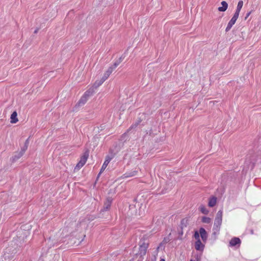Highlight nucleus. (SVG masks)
I'll return each instance as SVG.
<instances>
[{"mask_svg":"<svg viewBox=\"0 0 261 261\" xmlns=\"http://www.w3.org/2000/svg\"><path fill=\"white\" fill-rule=\"evenodd\" d=\"M222 215L223 212L222 210H220L218 212L216 215V217L215 219V222L214 225V232H218L219 231L220 227L222 221Z\"/></svg>","mask_w":261,"mask_h":261,"instance_id":"nucleus-1","label":"nucleus"},{"mask_svg":"<svg viewBox=\"0 0 261 261\" xmlns=\"http://www.w3.org/2000/svg\"><path fill=\"white\" fill-rule=\"evenodd\" d=\"M94 92L93 89H89L87 90L79 100L76 106L80 107L84 105L87 101L89 98L93 95Z\"/></svg>","mask_w":261,"mask_h":261,"instance_id":"nucleus-2","label":"nucleus"},{"mask_svg":"<svg viewBox=\"0 0 261 261\" xmlns=\"http://www.w3.org/2000/svg\"><path fill=\"white\" fill-rule=\"evenodd\" d=\"M88 156V152H85L84 153V154L81 156L80 161L77 164L76 166L74 168V170H79L80 169H81L86 163Z\"/></svg>","mask_w":261,"mask_h":261,"instance_id":"nucleus-3","label":"nucleus"},{"mask_svg":"<svg viewBox=\"0 0 261 261\" xmlns=\"http://www.w3.org/2000/svg\"><path fill=\"white\" fill-rule=\"evenodd\" d=\"M148 247V243L147 242H140L139 253L141 256L144 255L146 254Z\"/></svg>","mask_w":261,"mask_h":261,"instance_id":"nucleus-4","label":"nucleus"},{"mask_svg":"<svg viewBox=\"0 0 261 261\" xmlns=\"http://www.w3.org/2000/svg\"><path fill=\"white\" fill-rule=\"evenodd\" d=\"M111 160V158L110 156H107L106 157L105 161V162L101 167V168L100 169L99 174L102 173L106 169V168H107L108 165L109 164V163H110Z\"/></svg>","mask_w":261,"mask_h":261,"instance_id":"nucleus-5","label":"nucleus"},{"mask_svg":"<svg viewBox=\"0 0 261 261\" xmlns=\"http://www.w3.org/2000/svg\"><path fill=\"white\" fill-rule=\"evenodd\" d=\"M28 144H29V139H27L25 142V146L23 147V148L22 149V150L18 153V156H16V155L14 156V160L19 159L20 156H21L23 154L24 151H25V150L27 149V148L28 147Z\"/></svg>","mask_w":261,"mask_h":261,"instance_id":"nucleus-6","label":"nucleus"},{"mask_svg":"<svg viewBox=\"0 0 261 261\" xmlns=\"http://www.w3.org/2000/svg\"><path fill=\"white\" fill-rule=\"evenodd\" d=\"M199 233L202 240L205 242L207 238V234L205 230L203 228H201L199 229Z\"/></svg>","mask_w":261,"mask_h":261,"instance_id":"nucleus-7","label":"nucleus"},{"mask_svg":"<svg viewBox=\"0 0 261 261\" xmlns=\"http://www.w3.org/2000/svg\"><path fill=\"white\" fill-rule=\"evenodd\" d=\"M204 245L201 243L200 240H197L195 244V248L197 250L203 251Z\"/></svg>","mask_w":261,"mask_h":261,"instance_id":"nucleus-8","label":"nucleus"},{"mask_svg":"<svg viewBox=\"0 0 261 261\" xmlns=\"http://www.w3.org/2000/svg\"><path fill=\"white\" fill-rule=\"evenodd\" d=\"M106 80H104V79L102 77L100 80H97L95 82L93 87L91 89H93V90L94 91V89H96L100 86Z\"/></svg>","mask_w":261,"mask_h":261,"instance_id":"nucleus-9","label":"nucleus"},{"mask_svg":"<svg viewBox=\"0 0 261 261\" xmlns=\"http://www.w3.org/2000/svg\"><path fill=\"white\" fill-rule=\"evenodd\" d=\"M17 116V112L16 111L13 112L12 113V114H11V117H10V119H11L10 122L11 123H16V122H18V120Z\"/></svg>","mask_w":261,"mask_h":261,"instance_id":"nucleus-10","label":"nucleus"},{"mask_svg":"<svg viewBox=\"0 0 261 261\" xmlns=\"http://www.w3.org/2000/svg\"><path fill=\"white\" fill-rule=\"evenodd\" d=\"M112 201V199L111 198H108L107 199L104 204L103 210L106 211L109 209L111 205Z\"/></svg>","mask_w":261,"mask_h":261,"instance_id":"nucleus-11","label":"nucleus"},{"mask_svg":"<svg viewBox=\"0 0 261 261\" xmlns=\"http://www.w3.org/2000/svg\"><path fill=\"white\" fill-rule=\"evenodd\" d=\"M222 7H220L218 8V10L220 12H224L228 8V4L225 1H222L221 3Z\"/></svg>","mask_w":261,"mask_h":261,"instance_id":"nucleus-12","label":"nucleus"},{"mask_svg":"<svg viewBox=\"0 0 261 261\" xmlns=\"http://www.w3.org/2000/svg\"><path fill=\"white\" fill-rule=\"evenodd\" d=\"M241 243V240L238 238H232L230 241V245L231 246H234L238 244H240Z\"/></svg>","mask_w":261,"mask_h":261,"instance_id":"nucleus-13","label":"nucleus"},{"mask_svg":"<svg viewBox=\"0 0 261 261\" xmlns=\"http://www.w3.org/2000/svg\"><path fill=\"white\" fill-rule=\"evenodd\" d=\"M236 20L237 19H234V18L232 17V18L231 19V20L229 21L228 24H227V26L226 28V32H228L229 31L231 27H232V25L236 23Z\"/></svg>","mask_w":261,"mask_h":261,"instance_id":"nucleus-14","label":"nucleus"},{"mask_svg":"<svg viewBox=\"0 0 261 261\" xmlns=\"http://www.w3.org/2000/svg\"><path fill=\"white\" fill-rule=\"evenodd\" d=\"M114 70V68L113 67H110L108 68V69L106 71V72L105 73L103 76L102 77L104 79V80H107L110 75L112 73L113 71Z\"/></svg>","mask_w":261,"mask_h":261,"instance_id":"nucleus-15","label":"nucleus"},{"mask_svg":"<svg viewBox=\"0 0 261 261\" xmlns=\"http://www.w3.org/2000/svg\"><path fill=\"white\" fill-rule=\"evenodd\" d=\"M217 198L215 197H212L208 201V206L210 207H213L216 204Z\"/></svg>","mask_w":261,"mask_h":261,"instance_id":"nucleus-16","label":"nucleus"},{"mask_svg":"<svg viewBox=\"0 0 261 261\" xmlns=\"http://www.w3.org/2000/svg\"><path fill=\"white\" fill-rule=\"evenodd\" d=\"M199 210L202 213L205 215L209 213V211L204 205L200 206Z\"/></svg>","mask_w":261,"mask_h":261,"instance_id":"nucleus-17","label":"nucleus"},{"mask_svg":"<svg viewBox=\"0 0 261 261\" xmlns=\"http://www.w3.org/2000/svg\"><path fill=\"white\" fill-rule=\"evenodd\" d=\"M212 220L210 218L207 217H203L202 222L204 223L209 224L211 223Z\"/></svg>","mask_w":261,"mask_h":261,"instance_id":"nucleus-18","label":"nucleus"},{"mask_svg":"<svg viewBox=\"0 0 261 261\" xmlns=\"http://www.w3.org/2000/svg\"><path fill=\"white\" fill-rule=\"evenodd\" d=\"M243 5V1H240L238 4L236 10L240 11Z\"/></svg>","mask_w":261,"mask_h":261,"instance_id":"nucleus-19","label":"nucleus"},{"mask_svg":"<svg viewBox=\"0 0 261 261\" xmlns=\"http://www.w3.org/2000/svg\"><path fill=\"white\" fill-rule=\"evenodd\" d=\"M137 171H134L133 172H131L130 173H128V174H126V175L125 176V177H132V176H135L137 175Z\"/></svg>","mask_w":261,"mask_h":261,"instance_id":"nucleus-20","label":"nucleus"},{"mask_svg":"<svg viewBox=\"0 0 261 261\" xmlns=\"http://www.w3.org/2000/svg\"><path fill=\"white\" fill-rule=\"evenodd\" d=\"M194 238L196 240V241L200 240V233L197 231H195L194 233Z\"/></svg>","mask_w":261,"mask_h":261,"instance_id":"nucleus-21","label":"nucleus"},{"mask_svg":"<svg viewBox=\"0 0 261 261\" xmlns=\"http://www.w3.org/2000/svg\"><path fill=\"white\" fill-rule=\"evenodd\" d=\"M240 12V11H239L236 10L232 17L237 20L239 15Z\"/></svg>","mask_w":261,"mask_h":261,"instance_id":"nucleus-22","label":"nucleus"},{"mask_svg":"<svg viewBox=\"0 0 261 261\" xmlns=\"http://www.w3.org/2000/svg\"><path fill=\"white\" fill-rule=\"evenodd\" d=\"M120 62L121 61H117L114 64V65L112 66L113 68H114V69L119 64Z\"/></svg>","mask_w":261,"mask_h":261,"instance_id":"nucleus-23","label":"nucleus"},{"mask_svg":"<svg viewBox=\"0 0 261 261\" xmlns=\"http://www.w3.org/2000/svg\"><path fill=\"white\" fill-rule=\"evenodd\" d=\"M160 261H165L164 259H161Z\"/></svg>","mask_w":261,"mask_h":261,"instance_id":"nucleus-24","label":"nucleus"},{"mask_svg":"<svg viewBox=\"0 0 261 261\" xmlns=\"http://www.w3.org/2000/svg\"><path fill=\"white\" fill-rule=\"evenodd\" d=\"M37 32H38V30H35V33H37Z\"/></svg>","mask_w":261,"mask_h":261,"instance_id":"nucleus-25","label":"nucleus"},{"mask_svg":"<svg viewBox=\"0 0 261 261\" xmlns=\"http://www.w3.org/2000/svg\"><path fill=\"white\" fill-rule=\"evenodd\" d=\"M250 14V13H249L248 14H247V16H248Z\"/></svg>","mask_w":261,"mask_h":261,"instance_id":"nucleus-26","label":"nucleus"}]
</instances>
